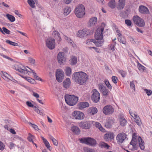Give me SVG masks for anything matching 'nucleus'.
<instances>
[{"label": "nucleus", "instance_id": "1", "mask_svg": "<svg viewBox=\"0 0 152 152\" xmlns=\"http://www.w3.org/2000/svg\"><path fill=\"white\" fill-rule=\"evenodd\" d=\"M72 78L77 83L83 85L86 83L88 77L87 74L83 72H78L73 74Z\"/></svg>", "mask_w": 152, "mask_h": 152}, {"label": "nucleus", "instance_id": "2", "mask_svg": "<svg viewBox=\"0 0 152 152\" xmlns=\"http://www.w3.org/2000/svg\"><path fill=\"white\" fill-rule=\"evenodd\" d=\"M137 142L139 143L141 149L142 150H144L145 148V143L144 141L139 136L138 137L137 133H134L133 134L132 138L130 142V144L132 145L134 148H135Z\"/></svg>", "mask_w": 152, "mask_h": 152}, {"label": "nucleus", "instance_id": "3", "mask_svg": "<svg viewBox=\"0 0 152 152\" xmlns=\"http://www.w3.org/2000/svg\"><path fill=\"white\" fill-rule=\"evenodd\" d=\"M64 97L66 103L70 106L75 105L78 100V97L74 95L66 94Z\"/></svg>", "mask_w": 152, "mask_h": 152}, {"label": "nucleus", "instance_id": "4", "mask_svg": "<svg viewBox=\"0 0 152 152\" xmlns=\"http://www.w3.org/2000/svg\"><path fill=\"white\" fill-rule=\"evenodd\" d=\"M85 8L84 6L81 4L78 6L75 9V13L76 16L78 18H81L85 14Z\"/></svg>", "mask_w": 152, "mask_h": 152}, {"label": "nucleus", "instance_id": "5", "mask_svg": "<svg viewBox=\"0 0 152 152\" xmlns=\"http://www.w3.org/2000/svg\"><path fill=\"white\" fill-rule=\"evenodd\" d=\"M81 142L94 146L96 144V140L91 137L82 138L80 140Z\"/></svg>", "mask_w": 152, "mask_h": 152}, {"label": "nucleus", "instance_id": "6", "mask_svg": "<svg viewBox=\"0 0 152 152\" xmlns=\"http://www.w3.org/2000/svg\"><path fill=\"white\" fill-rule=\"evenodd\" d=\"M14 68L16 70L24 74H27L29 72L24 66L20 63L15 64L14 66Z\"/></svg>", "mask_w": 152, "mask_h": 152}, {"label": "nucleus", "instance_id": "7", "mask_svg": "<svg viewBox=\"0 0 152 152\" xmlns=\"http://www.w3.org/2000/svg\"><path fill=\"white\" fill-rule=\"evenodd\" d=\"M92 32L93 31L91 30L90 31L87 29H83L82 30H79L78 31L77 35L78 37L83 38L86 37L92 33Z\"/></svg>", "mask_w": 152, "mask_h": 152}, {"label": "nucleus", "instance_id": "8", "mask_svg": "<svg viewBox=\"0 0 152 152\" xmlns=\"http://www.w3.org/2000/svg\"><path fill=\"white\" fill-rule=\"evenodd\" d=\"M104 28L101 27L98 28L95 34V37L96 40H102L103 39V34L102 32L104 30Z\"/></svg>", "mask_w": 152, "mask_h": 152}, {"label": "nucleus", "instance_id": "9", "mask_svg": "<svg viewBox=\"0 0 152 152\" xmlns=\"http://www.w3.org/2000/svg\"><path fill=\"white\" fill-rule=\"evenodd\" d=\"M92 93L91 96L92 100L94 102L96 103L99 100L100 94L96 89H93Z\"/></svg>", "mask_w": 152, "mask_h": 152}, {"label": "nucleus", "instance_id": "10", "mask_svg": "<svg viewBox=\"0 0 152 152\" xmlns=\"http://www.w3.org/2000/svg\"><path fill=\"white\" fill-rule=\"evenodd\" d=\"M56 79L58 82L62 81L64 78V75L63 71L60 69H58L56 72Z\"/></svg>", "mask_w": 152, "mask_h": 152}, {"label": "nucleus", "instance_id": "11", "mask_svg": "<svg viewBox=\"0 0 152 152\" xmlns=\"http://www.w3.org/2000/svg\"><path fill=\"white\" fill-rule=\"evenodd\" d=\"M102 111L105 115H109L113 113L114 109L111 105H108L104 107Z\"/></svg>", "mask_w": 152, "mask_h": 152}, {"label": "nucleus", "instance_id": "12", "mask_svg": "<svg viewBox=\"0 0 152 152\" xmlns=\"http://www.w3.org/2000/svg\"><path fill=\"white\" fill-rule=\"evenodd\" d=\"M72 116L76 119L82 120L84 118V113L79 111H74L72 113Z\"/></svg>", "mask_w": 152, "mask_h": 152}, {"label": "nucleus", "instance_id": "13", "mask_svg": "<svg viewBox=\"0 0 152 152\" xmlns=\"http://www.w3.org/2000/svg\"><path fill=\"white\" fill-rule=\"evenodd\" d=\"M79 124L80 127L83 129H88L91 127L90 121H82Z\"/></svg>", "mask_w": 152, "mask_h": 152}, {"label": "nucleus", "instance_id": "14", "mask_svg": "<svg viewBox=\"0 0 152 152\" xmlns=\"http://www.w3.org/2000/svg\"><path fill=\"white\" fill-rule=\"evenodd\" d=\"M57 58L58 63L60 64L64 63L66 61V58L64 57V53L60 52L58 55Z\"/></svg>", "mask_w": 152, "mask_h": 152}, {"label": "nucleus", "instance_id": "15", "mask_svg": "<svg viewBox=\"0 0 152 152\" xmlns=\"http://www.w3.org/2000/svg\"><path fill=\"white\" fill-rule=\"evenodd\" d=\"M46 42L47 46L48 48H55V42L54 39H48L46 40Z\"/></svg>", "mask_w": 152, "mask_h": 152}, {"label": "nucleus", "instance_id": "16", "mask_svg": "<svg viewBox=\"0 0 152 152\" xmlns=\"http://www.w3.org/2000/svg\"><path fill=\"white\" fill-rule=\"evenodd\" d=\"M126 137L125 133H121L119 134L117 137V140L118 142L122 143Z\"/></svg>", "mask_w": 152, "mask_h": 152}, {"label": "nucleus", "instance_id": "17", "mask_svg": "<svg viewBox=\"0 0 152 152\" xmlns=\"http://www.w3.org/2000/svg\"><path fill=\"white\" fill-rule=\"evenodd\" d=\"M139 12L141 13L148 14L149 12L148 9L145 6L141 5L139 7Z\"/></svg>", "mask_w": 152, "mask_h": 152}, {"label": "nucleus", "instance_id": "18", "mask_svg": "<svg viewBox=\"0 0 152 152\" xmlns=\"http://www.w3.org/2000/svg\"><path fill=\"white\" fill-rule=\"evenodd\" d=\"M106 121V122L104 125L105 127L108 128H111L112 125L114 123L113 119L110 118H108Z\"/></svg>", "mask_w": 152, "mask_h": 152}, {"label": "nucleus", "instance_id": "19", "mask_svg": "<svg viewBox=\"0 0 152 152\" xmlns=\"http://www.w3.org/2000/svg\"><path fill=\"white\" fill-rule=\"evenodd\" d=\"M89 103L87 102H80L77 104L78 108L82 110L83 109L89 107Z\"/></svg>", "mask_w": 152, "mask_h": 152}, {"label": "nucleus", "instance_id": "20", "mask_svg": "<svg viewBox=\"0 0 152 152\" xmlns=\"http://www.w3.org/2000/svg\"><path fill=\"white\" fill-rule=\"evenodd\" d=\"M125 0H119L117 8L119 10L123 9L125 6Z\"/></svg>", "mask_w": 152, "mask_h": 152}, {"label": "nucleus", "instance_id": "21", "mask_svg": "<svg viewBox=\"0 0 152 152\" xmlns=\"http://www.w3.org/2000/svg\"><path fill=\"white\" fill-rule=\"evenodd\" d=\"M114 137V134L111 132H108L105 134L104 138L106 140H108L109 139H113Z\"/></svg>", "mask_w": 152, "mask_h": 152}, {"label": "nucleus", "instance_id": "22", "mask_svg": "<svg viewBox=\"0 0 152 152\" xmlns=\"http://www.w3.org/2000/svg\"><path fill=\"white\" fill-rule=\"evenodd\" d=\"M71 84V81L69 78H67L63 82V85L64 88H69Z\"/></svg>", "mask_w": 152, "mask_h": 152}, {"label": "nucleus", "instance_id": "23", "mask_svg": "<svg viewBox=\"0 0 152 152\" xmlns=\"http://www.w3.org/2000/svg\"><path fill=\"white\" fill-rule=\"evenodd\" d=\"M97 22V18L96 17H93L90 19L89 25L90 26H92L95 24Z\"/></svg>", "mask_w": 152, "mask_h": 152}, {"label": "nucleus", "instance_id": "24", "mask_svg": "<svg viewBox=\"0 0 152 152\" xmlns=\"http://www.w3.org/2000/svg\"><path fill=\"white\" fill-rule=\"evenodd\" d=\"M93 42L95 45L96 47H101L103 44L104 40H92Z\"/></svg>", "mask_w": 152, "mask_h": 152}, {"label": "nucleus", "instance_id": "25", "mask_svg": "<svg viewBox=\"0 0 152 152\" xmlns=\"http://www.w3.org/2000/svg\"><path fill=\"white\" fill-rule=\"evenodd\" d=\"M89 113L91 114L92 115H94L97 112V109L95 107H90L88 110Z\"/></svg>", "mask_w": 152, "mask_h": 152}, {"label": "nucleus", "instance_id": "26", "mask_svg": "<svg viewBox=\"0 0 152 152\" xmlns=\"http://www.w3.org/2000/svg\"><path fill=\"white\" fill-rule=\"evenodd\" d=\"M71 130L73 132L76 134H79L80 133V130L78 127L74 126L71 128Z\"/></svg>", "mask_w": 152, "mask_h": 152}, {"label": "nucleus", "instance_id": "27", "mask_svg": "<svg viewBox=\"0 0 152 152\" xmlns=\"http://www.w3.org/2000/svg\"><path fill=\"white\" fill-rule=\"evenodd\" d=\"M94 125L97 128H98L99 129V130L102 132H106L105 129L102 127L100 124L98 122H96Z\"/></svg>", "mask_w": 152, "mask_h": 152}, {"label": "nucleus", "instance_id": "28", "mask_svg": "<svg viewBox=\"0 0 152 152\" xmlns=\"http://www.w3.org/2000/svg\"><path fill=\"white\" fill-rule=\"evenodd\" d=\"M120 125L122 126H125L127 123V121L123 117H121L119 118Z\"/></svg>", "mask_w": 152, "mask_h": 152}, {"label": "nucleus", "instance_id": "29", "mask_svg": "<svg viewBox=\"0 0 152 152\" xmlns=\"http://www.w3.org/2000/svg\"><path fill=\"white\" fill-rule=\"evenodd\" d=\"M70 64L72 65H75L76 64L77 62V58L75 56H72L71 57L70 60Z\"/></svg>", "mask_w": 152, "mask_h": 152}, {"label": "nucleus", "instance_id": "30", "mask_svg": "<svg viewBox=\"0 0 152 152\" xmlns=\"http://www.w3.org/2000/svg\"><path fill=\"white\" fill-rule=\"evenodd\" d=\"M135 121L138 125H140L141 124L140 118L137 114H134Z\"/></svg>", "mask_w": 152, "mask_h": 152}, {"label": "nucleus", "instance_id": "31", "mask_svg": "<svg viewBox=\"0 0 152 152\" xmlns=\"http://www.w3.org/2000/svg\"><path fill=\"white\" fill-rule=\"evenodd\" d=\"M71 11V8L68 6H67L65 8L64 11V15H69Z\"/></svg>", "mask_w": 152, "mask_h": 152}, {"label": "nucleus", "instance_id": "32", "mask_svg": "<svg viewBox=\"0 0 152 152\" xmlns=\"http://www.w3.org/2000/svg\"><path fill=\"white\" fill-rule=\"evenodd\" d=\"M65 72L66 76H70L72 73V69L69 67H66L65 69Z\"/></svg>", "mask_w": 152, "mask_h": 152}, {"label": "nucleus", "instance_id": "33", "mask_svg": "<svg viewBox=\"0 0 152 152\" xmlns=\"http://www.w3.org/2000/svg\"><path fill=\"white\" fill-rule=\"evenodd\" d=\"M109 6L112 9L114 8L115 7V0H110L108 3Z\"/></svg>", "mask_w": 152, "mask_h": 152}, {"label": "nucleus", "instance_id": "34", "mask_svg": "<svg viewBox=\"0 0 152 152\" xmlns=\"http://www.w3.org/2000/svg\"><path fill=\"white\" fill-rule=\"evenodd\" d=\"M6 16L11 22H13L15 20V18L11 15L7 14L6 15Z\"/></svg>", "mask_w": 152, "mask_h": 152}, {"label": "nucleus", "instance_id": "35", "mask_svg": "<svg viewBox=\"0 0 152 152\" xmlns=\"http://www.w3.org/2000/svg\"><path fill=\"white\" fill-rule=\"evenodd\" d=\"M141 18L138 16H134L133 18V21L136 24L138 22Z\"/></svg>", "mask_w": 152, "mask_h": 152}, {"label": "nucleus", "instance_id": "36", "mask_svg": "<svg viewBox=\"0 0 152 152\" xmlns=\"http://www.w3.org/2000/svg\"><path fill=\"white\" fill-rule=\"evenodd\" d=\"M141 18L138 16H134L133 18V21L136 24L138 22Z\"/></svg>", "mask_w": 152, "mask_h": 152}, {"label": "nucleus", "instance_id": "37", "mask_svg": "<svg viewBox=\"0 0 152 152\" xmlns=\"http://www.w3.org/2000/svg\"><path fill=\"white\" fill-rule=\"evenodd\" d=\"M136 25L139 26L140 27H143L145 26V22L144 20L142 19H141L140 20L138 21V22L136 24Z\"/></svg>", "mask_w": 152, "mask_h": 152}, {"label": "nucleus", "instance_id": "38", "mask_svg": "<svg viewBox=\"0 0 152 152\" xmlns=\"http://www.w3.org/2000/svg\"><path fill=\"white\" fill-rule=\"evenodd\" d=\"M98 86L100 92L106 88L104 83H100L99 84H98Z\"/></svg>", "mask_w": 152, "mask_h": 152}, {"label": "nucleus", "instance_id": "39", "mask_svg": "<svg viewBox=\"0 0 152 152\" xmlns=\"http://www.w3.org/2000/svg\"><path fill=\"white\" fill-rule=\"evenodd\" d=\"M109 91L106 88L102 91L101 92L102 93L103 95L105 96H107L109 95Z\"/></svg>", "mask_w": 152, "mask_h": 152}, {"label": "nucleus", "instance_id": "40", "mask_svg": "<svg viewBox=\"0 0 152 152\" xmlns=\"http://www.w3.org/2000/svg\"><path fill=\"white\" fill-rule=\"evenodd\" d=\"M137 66L138 69L139 70H142L143 71H145L146 70V68L140 64L138 63Z\"/></svg>", "mask_w": 152, "mask_h": 152}, {"label": "nucleus", "instance_id": "41", "mask_svg": "<svg viewBox=\"0 0 152 152\" xmlns=\"http://www.w3.org/2000/svg\"><path fill=\"white\" fill-rule=\"evenodd\" d=\"M83 150L84 152H95V150L94 149L87 147H84Z\"/></svg>", "mask_w": 152, "mask_h": 152}, {"label": "nucleus", "instance_id": "42", "mask_svg": "<svg viewBox=\"0 0 152 152\" xmlns=\"http://www.w3.org/2000/svg\"><path fill=\"white\" fill-rule=\"evenodd\" d=\"M27 2L31 7L34 8L35 7V3L33 0H28Z\"/></svg>", "mask_w": 152, "mask_h": 152}, {"label": "nucleus", "instance_id": "43", "mask_svg": "<svg viewBox=\"0 0 152 152\" xmlns=\"http://www.w3.org/2000/svg\"><path fill=\"white\" fill-rule=\"evenodd\" d=\"M99 145L101 148H108L109 146L106 143L103 142H101L99 143Z\"/></svg>", "mask_w": 152, "mask_h": 152}, {"label": "nucleus", "instance_id": "44", "mask_svg": "<svg viewBox=\"0 0 152 152\" xmlns=\"http://www.w3.org/2000/svg\"><path fill=\"white\" fill-rule=\"evenodd\" d=\"M50 139L51 140L54 145L57 146L58 142L53 137L51 136Z\"/></svg>", "mask_w": 152, "mask_h": 152}, {"label": "nucleus", "instance_id": "45", "mask_svg": "<svg viewBox=\"0 0 152 152\" xmlns=\"http://www.w3.org/2000/svg\"><path fill=\"white\" fill-rule=\"evenodd\" d=\"M29 69L31 70L33 74V75L34 76V78L36 79V80H38L42 81V79L41 78L39 77L35 73L34 71L31 69L30 68Z\"/></svg>", "mask_w": 152, "mask_h": 152}, {"label": "nucleus", "instance_id": "46", "mask_svg": "<svg viewBox=\"0 0 152 152\" xmlns=\"http://www.w3.org/2000/svg\"><path fill=\"white\" fill-rule=\"evenodd\" d=\"M6 42L7 43L9 44L10 45H12L14 46H18V44L17 43L13 42L8 40H6Z\"/></svg>", "mask_w": 152, "mask_h": 152}, {"label": "nucleus", "instance_id": "47", "mask_svg": "<svg viewBox=\"0 0 152 152\" xmlns=\"http://www.w3.org/2000/svg\"><path fill=\"white\" fill-rule=\"evenodd\" d=\"M29 136L28 137V140L30 142H32L33 143H34V142H33V139L34 138V136L31 134L30 133H29L28 134Z\"/></svg>", "mask_w": 152, "mask_h": 152}, {"label": "nucleus", "instance_id": "48", "mask_svg": "<svg viewBox=\"0 0 152 152\" xmlns=\"http://www.w3.org/2000/svg\"><path fill=\"white\" fill-rule=\"evenodd\" d=\"M67 40L68 42V43L72 45V46L73 47H75V44L74 43V42L72 40L69 38L67 37Z\"/></svg>", "mask_w": 152, "mask_h": 152}, {"label": "nucleus", "instance_id": "49", "mask_svg": "<svg viewBox=\"0 0 152 152\" xmlns=\"http://www.w3.org/2000/svg\"><path fill=\"white\" fill-rule=\"evenodd\" d=\"M44 143L47 148L50 151H51V147L48 141L47 140L46 141L44 142Z\"/></svg>", "mask_w": 152, "mask_h": 152}, {"label": "nucleus", "instance_id": "50", "mask_svg": "<svg viewBox=\"0 0 152 152\" xmlns=\"http://www.w3.org/2000/svg\"><path fill=\"white\" fill-rule=\"evenodd\" d=\"M25 79L28 82L32 84H34L35 83V81L33 79L31 78L27 77L25 78Z\"/></svg>", "mask_w": 152, "mask_h": 152}, {"label": "nucleus", "instance_id": "51", "mask_svg": "<svg viewBox=\"0 0 152 152\" xmlns=\"http://www.w3.org/2000/svg\"><path fill=\"white\" fill-rule=\"evenodd\" d=\"M118 41L122 43V44H125L126 42L124 38H122V36H121V37H118Z\"/></svg>", "mask_w": 152, "mask_h": 152}, {"label": "nucleus", "instance_id": "52", "mask_svg": "<svg viewBox=\"0 0 152 152\" xmlns=\"http://www.w3.org/2000/svg\"><path fill=\"white\" fill-rule=\"evenodd\" d=\"M53 35L56 38L60 36L59 33L56 31H54L53 33Z\"/></svg>", "mask_w": 152, "mask_h": 152}, {"label": "nucleus", "instance_id": "53", "mask_svg": "<svg viewBox=\"0 0 152 152\" xmlns=\"http://www.w3.org/2000/svg\"><path fill=\"white\" fill-rule=\"evenodd\" d=\"M125 23L128 26H131L132 23L131 21L129 19H126L125 20Z\"/></svg>", "mask_w": 152, "mask_h": 152}, {"label": "nucleus", "instance_id": "54", "mask_svg": "<svg viewBox=\"0 0 152 152\" xmlns=\"http://www.w3.org/2000/svg\"><path fill=\"white\" fill-rule=\"evenodd\" d=\"M3 31V32L5 33H6L7 34H10V31L7 29L5 27H3L2 28Z\"/></svg>", "mask_w": 152, "mask_h": 152}, {"label": "nucleus", "instance_id": "55", "mask_svg": "<svg viewBox=\"0 0 152 152\" xmlns=\"http://www.w3.org/2000/svg\"><path fill=\"white\" fill-rule=\"evenodd\" d=\"M130 86L131 88L133 89L134 91H135V86L134 83V82L133 81H131L130 82Z\"/></svg>", "mask_w": 152, "mask_h": 152}, {"label": "nucleus", "instance_id": "56", "mask_svg": "<svg viewBox=\"0 0 152 152\" xmlns=\"http://www.w3.org/2000/svg\"><path fill=\"white\" fill-rule=\"evenodd\" d=\"M104 82L105 84L106 85L108 88L110 89H112V86L109 83V81L108 80H105Z\"/></svg>", "mask_w": 152, "mask_h": 152}, {"label": "nucleus", "instance_id": "57", "mask_svg": "<svg viewBox=\"0 0 152 152\" xmlns=\"http://www.w3.org/2000/svg\"><path fill=\"white\" fill-rule=\"evenodd\" d=\"M144 91H145L146 93L148 96L151 95L152 94V91L150 90L145 89L144 90Z\"/></svg>", "mask_w": 152, "mask_h": 152}, {"label": "nucleus", "instance_id": "58", "mask_svg": "<svg viewBox=\"0 0 152 152\" xmlns=\"http://www.w3.org/2000/svg\"><path fill=\"white\" fill-rule=\"evenodd\" d=\"M119 73L123 77H124L126 76V72L122 70H120L119 71Z\"/></svg>", "mask_w": 152, "mask_h": 152}, {"label": "nucleus", "instance_id": "59", "mask_svg": "<svg viewBox=\"0 0 152 152\" xmlns=\"http://www.w3.org/2000/svg\"><path fill=\"white\" fill-rule=\"evenodd\" d=\"M28 124L30 125L31 126L33 127L35 130H39V129L38 128L37 126L35 124H33L31 122H29Z\"/></svg>", "mask_w": 152, "mask_h": 152}, {"label": "nucleus", "instance_id": "60", "mask_svg": "<svg viewBox=\"0 0 152 152\" xmlns=\"http://www.w3.org/2000/svg\"><path fill=\"white\" fill-rule=\"evenodd\" d=\"M112 79L113 82L115 84L117 83L118 80V78L116 77L115 76H112Z\"/></svg>", "mask_w": 152, "mask_h": 152}, {"label": "nucleus", "instance_id": "61", "mask_svg": "<svg viewBox=\"0 0 152 152\" xmlns=\"http://www.w3.org/2000/svg\"><path fill=\"white\" fill-rule=\"evenodd\" d=\"M28 60L29 62L32 64H34L35 63V60L34 59L32 58H29Z\"/></svg>", "mask_w": 152, "mask_h": 152}, {"label": "nucleus", "instance_id": "62", "mask_svg": "<svg viewBox=\"0 0 152 152\" xmlns=\"http://www.w3.org/2000/svg\"><path fill=\"white\" fill-rule=\"evenodd\" d=\"M26 104L29 107H34V105H33L31 102L29 101L26 102Z\"/></svg>", "mask_w": 152, "mask_h": 152}, {"label": "nucleus", "instance_id": "63", "mask_svg": "<svg viewBox=\"0 0 152 152\" xmlns=\"http://www.w3.org/2000/svg\"><path fill=\"white\" fill-rule=\"evenodd\" d=\"M116 31L117 33V35H118V37L122 36V34L120 33V31L118 28H117L116 29Z\"/></svg>", "mask_w": 152, "mask_h": 152}, {"label": "nucleus", "instance_id": "64", "mask_svg": "<svg viewBox=\"0 0 152 152\" xmlns=\"http://www.w3.org/2000/svg\"><path fill=\"white\" fill-rule=\"evenodd\" d=\"M34 110L37 112L39 114H41L42 113L40 111V110H39V109H38V108L36 107V106H34Z\"/></svg>", "mask_w": 152, "mask_h": 152}]
</instances>
